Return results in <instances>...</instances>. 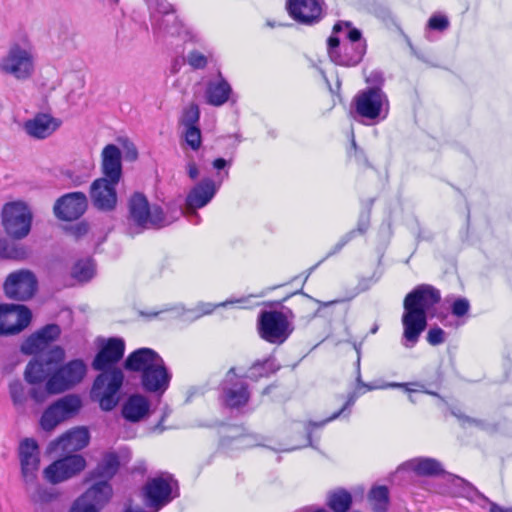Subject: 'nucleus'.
Segmentation results:
<instances>
[{
  "instance_id": "22",
  "label": "nucleus",
  "mask_w": 512,
  "mask_h": 512,
  "mask_svg": "<svg viewBox=\"0 0 512 512\" xmlns=\"http://www.w3.org/2000/svg\"><path fill=\"white\" fill-rule=\"evenodd\" d=\"M125 343L121 338H110L99 349L93 359L92 368L95 371H107L117 368L115 365L123 358Z\"/></svg>"
},
{
  "instance_id": "56",
  "label": "nucleus",
  "mask_w": 512,
  "mask_h": 512,
  "mask_svg": "<svg viewBox=\"0 0 512 512\" xmlns=\"http://www.w3.org/2000/svg\"><path fill=\"white\" fill-rule=\"evenodd\" d=\"M461 419L463 420L464 423H468L470 425H475L480 428L484 427V423L481 420L470 418L468 416H463V417H461Z\"/></svg>"
},
{
  "instance_id": "11",
  "label": "nucleus",
  "mask_w": 512,
  "mask_h": 512,
  "mask_svg": "<svg viewBox=\"0 0 512 512\" xmlns=\"http://www.w3.org/2000/svg\"><path fill=\"white\" fill-rule=\"evenodd\" d=\"M86 468L82 455L70 454L57 459L44 468L42 475L51 485H57L79 475Z\"/></svg>"
},
{
  "instance_id": "17",
  "label": "nucleus",
  "mask_w": 512,
  "mask_h": 512,
  "mask_svg": "<svg viewBox=\"0 0 512 512\" xmlns=\"http://www.w3.org/2000/svg\"><path fill=\"white\" fill-rule=\"evenodd\" d=\"M18 456L24 486L33 484L39 479L40 469V451L37 442L32 438L22 440L19 445Z\"/></svg>"
},
{
  "instance_id": "6",
  "label": "nucleus",
  "mask_w": 512,
  "mask_h": 512,
  "mask_svg": "<svg viewBox=\"0 0 512 512\" xmlns=\"http://www.w3.org/2000/svg\"><path fill=\"white\" fill-rule=\"evenodd\" d=\"M94 379L90 395L93 401L98 402L101 410L112 411L119 403V392L123 386L124 373L120 368L100 371Z\"/></svg>"
},
{
  "instance_id": "18",
  "label": "nucleus",
  "mask_w": 512,
  "mask_h": 512,
  "mask_svg": "<svg viewBox=\"0 0 512 512\" xmlns=\"http://www.w3.org/2000/svg\"><path fill=\"white\" fill-rule=\"evenodd\" d=\"M119 182L105 178L94 180L90 186V200L94 208L101 212H111L117 207L116 186Z\"/></svg>"
},
{
  "instance_id": "46",
  "label": "nucleus",
  "mask_w": 512,
  "mask_h": 512,
  "mask_svg": "<svg viewBox=\"0 0 512 512\" xmlns=\"http://www.w3.org/2000/svg\"><path fill=\"white\" fill-rule=\"evenodd\" d=\"M449 25H450L449 19L445 15H442V14L432 15L427 24L429 29L440 31V32L447 30Z\"/></svg>"
},
{
  "instance_id": "30",
  "label": "nucleus",
  "mask_w": 512,
  "mask_h": 512,
  "mask_svg": "<svg viewBox=\"0 0 512 512\" xmlns=\"http://www.w3.org/2000/svg\"><path fill=\"white\" fill-rule=\"evenodd\" d=\"M62 124L58 118L50 114L38 113L34 118L27 120L24 124L26 133L37 139H45L54 133Z\"/></svg>"
},
{
  "instance_id": "62",
  "label": "nucleus",
  "mask_w": 512,
  "mask_h": 512,
  "mask_svg": "<svg viewBox=\"0 0 512 512\" xmlns=\"http://www.w3.org/2000/svg\"><path fill=\"white\" fill-rule=\"evenodd\" d=\"M342 301H343L342 299H336V300H332V301H328V302H322V301H317V302L323 307H329L331 305L341 303Z\"/></svg>"
},
{
  "instance_id": "12",
  "label": "nucleus",
  "mask_w": 512,
  "mask_h": 512,
  "mask_svg": "<svg viewBox=\"0 0 512 512\" xmlns=\"http://www.w3.org/2000/svg\"><path fill=\"white\" fill-rule=\"evenodd\" d=\"M82 406L79 396L71 394L50 405L42 414L40 425L45 431H52L62 421L77 414Z\"/></svg>"
},
{
  "instance_id": "38",
  "label": "nucleus",
  "mask_w": 512,
  "mask_h": 512,
  "mask_svg": "<svg viewBox=\"0 0 512 512\" xmlns=\"http://www.w3.org/2000/svg\"><path fill=\"white\" fill-rule=\"evenodd\" d=\"M27 249L15 242L5 238L0 239V257L5 259L23 260L27 258Z\"/></svg>"
},
{
  "instance_id": "48",
  "label": "nucleus",
  "mask_w": 512,
  "mask_h": 512,
  "mask_svg": "<svg viewBox=\"0 0 512 512\" xmlns=\"http://www.w3.org/2000/svg\"><path fill=\"white\" fill-rule=\"evenodd\" d=\"M470 309V303L466 298L456 299L451 307L452 314L457 317H462L468 313Z\"/></svg>"
},
{
  "instance_id": "10",
  "label": "nucleus",
  "mask_w": 512,
  "mask_h": 512,
  "mask_svg": "<svg viewBox=\"0 0 512 512\" xmlns=\"http://www.w3.org/2000/svg\"><path fill=\"white\" fill-rule=\"evenodd\" d=\"M34 355L24 372L25 380L30 384L41 383L50 377L55 365L64 359L65 351L60 346H54L46 353Z\"/></svg>"
},
{
  "instance_id": "23",
  "label": "nucleus",
  "mask_w": 512,
  "mask_h": 512,
  "mask_svg": "<svg viewBox=\"0 0 512 512\" xmlns=\"http://www.w3.org/2000/svg\"><path fill=\"white\" fill-rule=\"evenodd\" d=\"M157 10L163 15L154 19L152 23L153 33L159 38L168 36L175 37L181 35L184 27L178 17L173 13L172 6L161 0L157 3Z\"/></svg>"
},
{
  "instance_id": "42",
  "label": "nucleus",
  "mask_w": 512,
  "mask_h": 512,
  "mask_svg": "<svg viewBox=\"0 0 512 512\" xmlns=\"http://www.w3.org/2000/svg\"><path fill=\"white\" fill-rule=\"evenodd\" d=\"M200 110L197 104L191 103L183 109L180 124L183 127L198 126Z\"/></svg>"
},
{
  "instance_id": "16",
  "label": "nucleus",
  "mask_w": 512,
  "mask_h": 512,
  "mask_svg": "<svg viewBox=\"0 0 512 512\" xmlns=\"http://www.w3.org/2000/svg\"><path fill=\"white\" fill-rule=\"evenodd\" d=\"M32 313L24 305L0 304V335H15L31 322Z\"/></svg>"
},
{
  "instance_id": "25",
  "label": "nucleus",
  "mask_w": 512,
  "mask_h": 512,
  "mask_svg": "<svg viewBox=\"0 0 512 512\" xmlns=\"http://www.w3.org/2000/svg\"><path fill=\"white\" fill-rule=\"evenodd\" d=\"M90 435L85 427L73 428L57 440L52 441L48 446L49 452L74 453L82 450L89 444Z\"/></svg>"
},
{
  "instance_id": "61",
  "label": "nucleus",
  "mask_w": 512,
  "mask_h": 512,
  "mask_svg": "<svg viewBox=\"0 0 512 512\" xmlns=\"http://www.w3.org/2000/svg\"><path fill=\"white\" fill-rule=\"evenodd\" d=\"M138 156V153H137V150L135 147H132L131 149L128 150L127 152V157L130 159V160H135Z\"/></svg>"
},
{
  "instance_id": "32",
  "label": "nucleus",
  "mask_w": 512,
  "mask_h": 512,
  "mask_svg": "<svg viewBox=\"0 0 512 512\" xmlns=\"http://www.w3.org/2000/svg\"><path fill=\"white\" fill-rule=\"evenodd\" d=\"M150 402L144 395L132 394L122 405V417L131 422L138 423L149 416Z\"/></svg>"
},
{
  "instance_id": "40",
  "label": "nucleus",
  "mask_w": 512,
  "mask_h": 512,
  "mask_svg": "<svg viewBox=\"0 0 512 512\" xmlns=\"http://www.w3.org/2000/svg\"><path fill=\"white\" fill-rule=\"evenodd\" d=\"M327 504L334 512H346L352 504V496L346 490L340 489L329 494Z\"/></svg>"
},
{
  "instance_id": "60",
  "label": "nucleus",
  "mask_w": 512,
  "mask_h": 512,
  "mask_svg": "<svg viewBox=\"0 0 512 512\" xmlns=\"http://www.w3.org/2000/svg\"><path fill=\"white\" fill-rule=\"evenodd\" d=\"M170 414V410L168 408H165L163 415L159 421V423L156 425V429L159 431H164L166 428L163 425L164 419Z\"/></svg>"
},
{
  "instance_id": "19",
  "label": "nucleus",
  "mask_w": 512,
  "mask_h": 512,
  "mask_svg": "<svg viewBox=\"0 0 512 512\" xmlns=\"http://www.w3.org/2000/svg\"><path fill=\"white\" fill-rule=\"evenodd\" d=\"M88 198L83 192L67 193L54 204L55 216L64 221H73L80 218L87 210Z\"/></svg>"
},
{
  "instance_id": "53",
  "label": "nucleus",
  "mask_w": 512,
  "mask_h": 512,
  "mask_svg": "<svg viewBox=\"0 0 512 512\" xmlns=\"http://www.w3.org/2000/svg\"><path fill=\"white\" fill-rule=\"evenodd\" d=\"M215 306L210 303H200L195 308V318H200L203 315H207L213 312Z\"/></svg>"
},
{
  "instance_id": "55",
  "label": "nucleus",
  "mask_w": 512,
  "mask_h": 512,
  "mask_svg": "<svg viewBox=\"0 0 512 512\" xmlns=\"http://www.w3.org/2000/svg\"><path fill=\"white\" fill-rule=\"evenodd\" d=\"M213 167L217 170H222L229 165V162L224 158H217L212 163Z\"/></svg>"
},
{
  "instance_id": "35",
  "label": "nucleus",
  "mask_w": 512,
  "mask_h": 512,
  "mask_svg": "<svg viewBox=\"0 0 512 512\" xmlns=\"http://www.w3.org/2000/svg\"><path fill=\"white\" fill-rule=\"evenodd\" d=\"M359 395H360V393H359L358 389L353 391L352 393L349 394L347 401L345 402V404L339 411L335 412L333 415H331L330 417L326 418L323 421L308 422L305 426V430L307 432V436H306L307 444H305L304 446H312L311 433L314 428H321L328 422L333 421V420L337 419L338 417H340L341 415H343L350 407H352L355 404Z\"/></svg>"
},
{
  "instance_id": "63",
  "label": "nucleus",
  "mask_w": 512,
  "mask_h": 512,
  "mask_svg": "<svg viewBox=\"0 0 512 512\" xmlns=\"http://www.w3.org/2000/svg\"><path fill=\"white\" fill-rule=\"evenodd\" d=\"M354 348L358 354V359H357V370L360 369V354H361V349H360V346L357 345V344H354Z\"/></svg>"
},
{
  "instance_id": "7",
  "label": "nucleus",
  "mask_w": 512,
  "mask_h": 512,
  "mask_svg": "<svg viewBox=\"0 0 512 512\" xmlns=\"http://www.w3.org/2000/svg\"><path fill=\"white\" fill-rule=\"evenodd\" d=\"M257 330L266 342L280 345L289 338L294 327L283 312L263 310L258 316Z\"/></svg>"
},
{
  "instance_id": "43",
  "label": "nucleus",
  "mask_w": 512,
  "mask_h": 512,
  "mask_svg": "<svg viewBox=\"0 0 512 512\" xmlns=\"http://www.w3.org/2000/svg\"><path fill=\"white\" fill-rule=\"evenodd\" d=\"M183 135L192 150H198L202 143L201 131L198 126L184 127Z\"/></svg>"
},
{
  "instance_id": "59",
  "label": "nucleus",
  "mask_w": 512,
  "mask_h": 512,
  "mask_svg": "<svg viewBox=\"0 0 512 512\" xmlns=\"http://www.w3.org/2000/svg\"><path fill=\"white\" fill-rule=\"evenodd\" d=\"M368 285L366 284V281H361L358 285V287L355 288L352 295L349 297V299L354 298L356 295H358L360 292H363L368 289Z\"/></svg>"
},
{
  "instance_id": "45",
  "label": "nucleus",
  "mask_w": 512,
  "mask_h": 512,
  "mask_svg": "<svg viewBox=\"0 0 512 512\" xmlns=\"http://www.w3.org/2000/svg\"><path fill=\"white\" fill-rule=\"evenodd\" d=\"M186 61L194 69H203L207 66L208 58L200 51L192 50L187 54Z\"/></svg>"
},
{
  "instance_id": "33",
  "label": "nucleus",
  "mask_w": 512,
  "mask_h": 512,
  "mask_svg": "<svg viewBox=\"0 0 512 512\" xmlns=\"http://www.w3.org/2000/svg\"><path fill=\"white\" fill-rule=\"evenodd\" d=\"M232 93L230 84L219 74L215 81H209L205 91L206 102L212 106H222Z\"/></svg>"
},
{
  "instance_id": "36",
  "label": "nucleus",
  "mask_w": 512,
  "mask_h": 512,
  "mask_svg": "<svg viewBox=\"0 0 512 512\" xmlns=\"http://www.w3.org/2000/svg\"><path fill=\"white\" fill-rule=\"evenodd\" d=\"M119 467L118 456L114 453L106 454L102 461L97 465L94 471L90 474V479L99 477L102 480H109L117 472Z\"/></svg>"
},
{
  "instance_id": "27",
  "label": "nucleus",
  "mask_w": 512,
  "mask_h": 512,
  "mask_svg": "<svg viewBox=\"0 0 512 512\" xmlns=\"http://www.w3.org/2000/svg\"><path fill=\"white\" fill-rule=\"evenodd\" d=\"M287 10L294 20L306 25L318 22L322 15L318 0H287Z\"/></svg>"
},
{
  "instance_id": "21",
  "label": "nucleus",
  "mask_w": 512,
  "mask_h": 512,
  "mask_svg": "<svg viewBox=\"0 0 512 512\" xmlns=\"http://www.w3.org/2000/svg\"><path fill=\"white\" fill-rule=\"evenodd\" d=\"M219 187L220 183L216 184L211 178L202 179L189 191L186 197L185 213L198 218L196 210L206 206L213 199Z\"/></svg>"
},
{
  "instance_id": "58",
  "label": "nucleus",
  "mask_w": 512,
  "mask_h": 512,
  "mask_svg": "<svg viewBox=\"0 0 512 512\" xmlns=\"http://www.w3.org/2000/svg\"><path fill=\"white\" fill-rule=\"evenodd\" d=\"M356 381H357V385H358V388L359 387H364L366 388L367 390H373L375 389L376 387L375 386H372L368 383H364L361 379V374H360V369L357 370V377H356Z\"/></svg>"
},
{
  "instance_id": "1",
  "label": "nucleus",
  "mask_w": 512,
  "mask_h": 512,
  "mask_svg": "<svg viewBox=\"0 0 512 512\" xmlns=\"http://www.w3.org/2000/svg\"><path fill=\"white\" fill-rule=\"evenodd\" d=\"M441 300L439 290L428 284H421L408 293L404 299L402 324L405 347H413L427 326V313Z\"/></svg>"
},
{
  "instance_id": "4",
  "label": "nucleus",
  "mask_w": 512,
  "mask_h": 512,
  "mask_svg": "<svg viewBox=\"0 0 512 512\" xmlns=\"http://www.w3.org/2000/svg\"><path fill=\"white\" fill-rule=\"evenodd\" d=\"M389 99L382 88L370 86L357 92L350 105L351 117L365 125H374L387 118Z\"/></svg>"
},
{
  "instance_id": "37",
  "label": "nucleus",
  "mask_w": 512,
  "mask_h": 512,
  "mask_svg": "<svg viewBox=\"0 0 512 512\" xmlns=\"http://www.w3.org/2000/svg\"><path fill=\"white\" fill-rule=\"evenodd\" d=\"M367 500L373 512H387L390 504L389 489L386 486L372 487Z\"/></svg>"
},
{
  "instance_id": "31",
  "label": "nucleus",
  "mask_w": 512,
  "mask_h": 512,
  "mask_svg": "<svg viewBox=\"0 0 512 512\" xmlns=\"http://www.w3.org/2000/svg\"><path fill=\"white\" fill-rule=\"evenodd\" d=\"M163 358L151 348H139L129 354L124 362V367L133 372H140L145 374V371H149Z\"/></svg>"
},
{
  "instance_id": "64",
  "label": "nucleus",
  "mask_w": 512,
  "mask_h": 512,
  "mask_svg": "<svg viewBox=\"0 0 512 512\" xmlns=\"http://www.w3.org/2000/svg\"><path fill=\"white\" fill-rule=\"evenodd\" d=\"M308 512H328V511L323 508H319V509H315V510L311 511V509L308 508Z\"/></svg>"
},
{
  "instance_id": "24",
  "label": "nucleus",
  "mask_w": 512,
  "mask_h": 512,
  "mask_svg": "<svg viewBox=\"0 0 512 512\" xmlns=\"http://www.w3.org/2000/svg\"><path fill=\"white\" fill-rule=\"evenodd\" d=\"M61 334V328L57 324H47L32 335L21 345V351L26 355L46 353L45 350Z\"/></svg>"
},
{
  "instance_id": "39",
  "label": "nucleus",
  "mask_w": 512,
  "mask_h": 512,
  "mask_svg": "<svg viewBox=\"0 0 512 512\" xmlns=\"http://www.w3.org/2000/svg\"><path fill=\"white\" fill-rule=\"evenodd\" d=\"M95 274L94 263L90 259H83L77 261L71 270V276L79 283L90 281Z\"/></svg>"
},
{
  "instance_id": "41",
  "label": "nucleus",
  "mask_w": 512,
  "mask_h": 512,
  "mask_svg": "<svg viewBox=\"0 0 512 512\" xmlns=\"http://www.w3.org/2000/svg\"><path fill=\"white\" fill-rule=\"evenodd\" d=\"M278 367L275 366L274 361L271 359H265L264 361H258L254 363L250 369L248 378L257 381L261 377H268L270 374L276 372Z\"/></svg>"
},
{
  "instance_id": "9",
  "label": "nucleus",
  "mask_w": 512,
  "mask_h": 512,
  "mask_svg": "<svg viewBox=\"0 0 512 512\" xmlns=\"http://www.w3.org/2000/svg\"><path fill=\"white\" fill-rule=\"evenodd\" d=\"M405 467L414 471L419 476H437L443 475L446 477L447 482L461 488L460 493L465 496H470L471 493L478 494V491L471 483L465 479L446 472L441 463L434 458H415L407 461Z\"/></svg>"
},
{
  "instance_id": "2",
  "label": "nucleus",
  "mask_w": 512,
  "mask_h": 512,
  "mask_svg": "<svg viewBox=\"0 0 512 512\" xmlns=\"http://www.w3.org/2000/svg\"><path fill=\"white\" fill-rule=\"evenodd\" d=\"M367 44L359 29L350 22L340 21L333 27L327 40L328 55L335 64L345 67L358 65L365 53Z\"/></svg>"
},
{
  "instance_id": "8",
  "label": "nucleus",
  "mask_w": 512,
  "mask_h": 512,
  "mask_svg": "<svg viewBox=\"0 0 512 512\" xmlns=\"http://www.w3.org/2000/svg\"><path fill=\"white\" fill-rule=\"evenodd\" d=\"M32 224V213L28 206L21 202H9L2 209V225L5 232L14 240L25 238Z\"/></svg>"
},
{
  "instance_id": "54",
  "label": "nucleus",
  "mask_w": 512,
  "mask_h": 512,
  "mask_svg": "<svg viewBox=\"0 0 512 512\" xmlns=\"http://www.w3.org/2000/svg\"><path fill=\"white\" fill-rule=\"evenodd\" d=\"M186 169H187L188 176L192 180H195V179L198 178V176H199V169L197 167V164L193 160L188 161V163L186 165Z\"/></svg>"
},
{
  "instance_id": "52",
  "label": "nucleus",
  "mask_w": 512,
  "mask_h": 512,
  "mask_svg": "<svg viewBox=\"0 0 512 512\" xmlns=\"http://www.w3.org/2000/svg\"><path fill=\"white\" fill-rule=\"evenodd\" d=\"M366 82L372 86H378L381 88L384 78L380 71H372L367 77Z\"/></svg>"
},
{
  "instance_id": "5",
  "label": "nucleus",
  "mask_w": 512,
  "mask_h": 512,
  "mask_svg": "<svg viewBox=\"0 0 512 512\" xmlns=\"http://www.w3.org/2000/svg\"><path fill=\"white\" fill-rule=\"evenodd\" d=\"M87 372V366L82 359H74L58 368L47 379L45 390L40 391L37 388L31 390V397L42 402L47 394H58L71 389L79 384Z\"/></svg>"
},
{
  "instance_id": "13",
  "label": "nucleus",
  "mask_w": 512,
  "mask_h": 512,
  "mask_svg": "<svg viewBox=\"0 0 512 512\" xmlns=\"http://www.w3.org/2000/svg\"><path fill=\"white\" fill-rule=\"evenodd\" d=\"M38 281L35 274L27 269H20L10 273L3 289L6 297L16 301H27L37 291Z\"/></svg>"
},
{
  "instance_id": "44",
  "label": "nucleus",
  "mask_w": 512,
  "mask_h": 512,
  "mask_svg": "<svg viewBox=\"0 0 512 512\" xmlns=\"http://www.w3.org/2000/svg\"><path fill=\"white\" fill-rule=\"evenodd\" d=\"M9 393L15 406H22L26 400L25 388L20 380L9 384Z\"/></svg>"
},
{
  "instance_id": "14",
  "label": "nucleus",
  "mask_w": 512,
  "mask_h": 512,
  "mask_svg": "<svg viewBox=\"0 0 512 512\" xmlns=\"http://www.w3.org/2000/svg\"><path fill=\"white\" fill-rule=\"evenodd\" d=\"M111 495L112 488L108 481L100 480L74 501L69 512H100Z\"/></svg>"
},
{
  "instance_id": "20",
  "label": "nucleus",
  "mask_w": 512,
  "mask_h": 512,
  "mask_svg": "<svg viewBox=\"0 0 512 512\" xmlns=\"http://www.w3.org/2000/svg\"><path fill=\"white\" fill-rule=\"evenodd\" d=\"M144 503L146 507L159 511L172 499V487L169 481L162 477L152 478L143 488Z\"/></svg>"
},
{
  "instance_id": "50",
  "label": "nucleus",
  "mask_w": 512,
  "mask_h": 512,
  "mask_svg": "<svg viewBox=\"0 0 512 512\" xmlns=\"http://www.w3.org/2000/svg\"><path fill=\"white\" fill-rule=\"evenodd\" d=\"M356 236V230H351L345 235L341 237L339 242L333 247V249L327 254V257H330L336 253H338L347 243H349Z\"/></svg>"
},
{
  "instance_id": "51",
  "label": "nucleus",
  "mask_w": 512,
  "mask_h": 512,
  "mask_svg": "<svg viewBox=\"0 0 512 512\" xmlns=\"http://www.w3.org/2000/svg\"><path fill=\"white\" fill-rule=\"evenodd\" d=\"M370 226V214L367 212V213H362L360 216H359V219H358V223H357V228L355 229L356 230V234H364L366 233V231L368 230Z\"/></svg>"
},
{
  "instance_id": "49",
  "label": "nucleus",
  "mask_w": 512,
  "mask_h": 512,
  "mask_svg": "<svg viewBox=\"0 0 512 512\" xmlns=\"http://www.w3.org/2000/svg\"><path fill=\"white\" fill-rule=\"evenodd\" d=\"M65 230L75 239H79L88 233L89 226L86 222H79L73 225L66 226Z\"/></svg>"
},
{
  "instance_id": "26",
  "label": "nucleus",
  "mask_w": 512,
  "mask_h": 512,
  "mask_svg": "<svg viewBox=\"0 0 512 512\" xmlns=\"http://www.w3.org/2000/svg\"><path fill=\"white\" fill-rule=\"evenodd\" d=\"M235 368H231L223 381V398L230 408H239L246 405L250 398L248 384L243 380H235Z\"/></svg>"
},
{
  "instance_id": "15",
  "label": "nucleus",
  "mask_w": 512,
  "mask_h": 512,
  "mask_svg": "<svg viewBox=\"0 0 512 512\" xmlns=\"http://www.w3.org/2000/svg\"><path fill=\"white\" fill-rule=\"evenodd\" d=\"M0 70L18 80H24L33 72L31 54L19 45H13L0 61Z\"/></svg>"
},
{
  "instance_id": "28",
  "label": "nucleus",
  "mask_w": 512,
  "mask_h": 512,
  "mask_svg": "<svg viewBox=\"0 0 512 512\" xmlns=\"http://www.w3.org/2000/svg\"><path fill=\"white\" fill-rule=\"evenodd\" d=\"M140 380L145 391L163 394L169 387L171 373L162 360L149 371H145V374H141Z\"/></svg>"
},
{
  "instance_id": "47",
  "label": "nucleus",
  "mask_w": 512,
  "mask_h": 512,
  "mask_svg": "<svg viewBox=\"0 0 512 512\" xmlns=\"http://www.w3.org/2000/svg\"><path fill=\"white\" fill-rule=\"evenodd\" d=\"M446 340V333L439 327L431 328L427 333V341L429 344L436 346L444 343Z\"/></svg>"
},
{
  "instance_id": "34",
  "label": "nucleus",
  "mask_w": 512,
  "mask_h": 512,
  "mask_svg": "<svg viewBox=\"0 0 512 512\" xmlns=\"http://www.w3.org/2000/svg\"><path fill=\"white\" fill-rule=\"evenodd\" d=\"M24 489L30 501L34 504H50L59 497V493L55 488L40 484L39 479L33 484L25 485Z\"/></svg>"
},
{
  "instance_id": "57",
  "label": "nucleus",
  "mask_w": 512,
  "mask_h": 512,
  "mask_svg": "<svg viewBox=\"0 0 512 512\" xmlns=\"http://www.w3.org/2000/svg\"><path fill=\"white\" fill-rule=\"evenodd\" d=\"M490 512H512V507H502L496 503H491Z\"/></svg>"
},
{
  "instance_id": "3",
  "label": "nucleus",
  "mask_w": 512,
  "mask_h": 512,
  "mask_svg": "<svg viewBox=\"0 0 512 512\" xmlns=\"http://www.w3.org/2000/svg\"><path fill=\"white\" fill-rule=\"evenodd\" d=\"M127 233L131 236L149 229H160L173 223L162 207L150 205L147 197L140 192L133 193L127 201Z\"/></svg>"
},
{
  "instance_id": "29",
  "label": "nucleus",
  "mask_w": 512,
  "mask_h": 512,
  "mask_svg": "<svg viewBox=\"0 0 512 512\" xmlns=\"http://www.w3.org/2000/svg\"><path fill=\"white\" fill-rule=\"evenodd\" d=\"M101 178L120 182L122 177V153L115 144L106 145L101 153Z\"/></svg>"
}]
</instances>
